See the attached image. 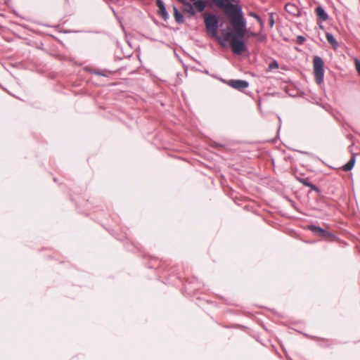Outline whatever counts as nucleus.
<instances>
[{
    "label": "nucleus",
    "instance_id": "412c9836",
    "mask_svg": "<svg viewBox=\"0 0 360 360\" xmlns=\"http://www.w3.org/2000/svg\"><path fill=\"white\" fill-rule=\"evenodd\" d=\"M254 15H255V17L256 18V19H257V20L260 22V24L262 25V19H261V18H260V17H259L258 15H255V14Z\"/></svg>",
    "mask_w": 360,
    "mask_h": 360
},
{
    "label": "nucleus",
    "instance_id": "b1692460",
    "mask_svg": "<svg viewBox=\"0 0 360 360\" xmlns=\"http://www.w3.org/2000/svg\"><path fill=\"white\" fill-rule=\"evenodd\" d=\"M179 3H185L186 0H177Z\"/></svg>",
    "mask_w": 360,
    "mask_h": 360
},
{
    "label": "nucleus",
    "instance_id": "6ab92c4d",
    "mask_svg": "<svg viewBox=\"0 0 360 360\" xmlns=\"http://www.w3.org/2000/svg\"><path fill=\"white\" fill-rule=\"evenodd\" d=\"M355 65H356V68L357 72L360 75V62L359 60H356Z\"/></svg>",
    "mask_w": 360,
    "mask_h": 360
},
{
    "label": "nucleus",
    "instance_id": "2eb2a0df",
    "mask_svg": "<svg viewBox=\"0 0 360 360\" xmlns=\"http://www.w3.org/2000/svg\"><path fill=\"white\" fill-rule=\"evenodd\" d=\"M295 178L300 183L305 186H307L309 183L311 182L310 178L308 176H304V174L297 175L295 176Z\"/></svg>",
    "mask_w": 360,
    "mask_h": 360
},
{
    "label": "nucleus",
    "instance_id": "6e6552de",
    "mask_svg": "<svg viewBox=\"0 0 360 360\" xmlns=\"http://www.w3.org/2000/svg\"><path fill=\"white\" fill-rule=\"evenodd\" d=\"M156 5L158 6V14L165 20H167L169 18V15L166 10L164 2L162 0H156Z\"/></svg>",
    "mask_w": 360,
    "mask_h": 360
},
{
    "label": "nucleus",
    "instance_id": "ddd939ff",
    "mask_svg": "<svg viewBox=\"0 0 360 360\" xmlns=\"http://www.w3.org/2000/svg\"><path fill=\"white\" fill-rule=\"evenodd\" d=\"M174 10V16L176 22L178 24H182L184 22V18L183 15L179 12V11L177 9L176 6L173 7Z\"/></svg>",
    "mask_w": 360,
    "mask_h": 360
},
{
    "label": "nucleus",
    "instance_id": "1a4fd4ad",
    "mask_svg": "<svg viewBox=\"0 0 360 360\" xmlns=\"http://www.w3.org/2000/svg\"><path fill=\"white\" fill-rule=\"evenodd\" d=\"M315 13L316 14L318 19L321 22L326 21L328 19V15L321 6H317L315 8Z\"/></svg>",
    "mask_w": 360,
    "mask_h": 360
},
{
    "label": "nucleus",
    "instance_id": "f03ea898",
    "mask_svg": "<svg viewBox=\"0 0 360 360\" xmlns=\"http://www.w3.org/2000/svg\"><path fill=\"white\" fill-rule=\"evenodd\" d=\"M226 39H230L231 48L233 53L239 55L247 50V47L242 38L236 36L234 32H227L225 34Z\"/></svg>",
    "mask_w": 360,
    "mask_h": 360
},
{
    "label": "nucleus",
    "instance_id": "9d476101",
    "mask_svg": "<svg viewBox=\"0 0 360 360\" xmlns=\"http://www.w3.org/2000/svg\"><path fill=\"white\" fill-rule=\"evenodd\" d=\"M326 38L334 50L338 49L340 46L339 43L331 33L326 32Z\"/></svg>",
    "mask_w": 360,
    "mask_h": 360
},
{
    "label": "nucleus",
    "instance_id": "aec40b11",
    "mask_svg": "<svg viewBox=\"0 0 360 360\" xmlns=\"http://www.w3.org/2000/svg\"><path fill=\"white\" fill-rule=\"evenodd\" d=\"M269 24H270V26H271V27H273V26H274V19H273V18H272V17H271V18H270Z\"/></svg>",
    "mask_w": 360,
    "mask_h": 360
},
{
    "label": "nucleus",
    "instance_id": "f8f14e48",
    "mask_svg": "<svg viewBox=\"0 0 360 360\" xmlns=\"http://www.w3.org/2000/svg\"><path fill=\"white\" fill-rule=\"evenodd\" d=\"M285 11L292 15H297L299 14V10L298 8L294 4L291 3H288L285 6Z\"/></svg>",
    "mask_w": 360,
    "mask_h": 360
},
{
    "label": "nucleus",
    "instance_id": "dca6fc26",
    "mask_svg": "<svg viewBox=\"0 0 360 360\" xmlns=\"http://www.w3.org/2000/svg\"><path fill=\"white\" fill-rule=\"evenodd\" d=\"M354 162H355V159L354 158H352L349 160V161L347 162V164H345L342 168H343V170L344 171H349L351 170L354 165Z\"/></svg>",
    "mask_w": 360,
    "mask_h": 360
},
{
    "label": "nucleus",
    "instance_id": "f257e3e1",
    "mask_svg": "<svg viewBox=\"0 0 360 360\" xmlns=\"http://www.w3.org/2000/svg\"><path fill=\"white\" fill-rule=\"evenodd\" d=\"M196 9L199 12H202L207 5V1L203 0H191ZM232 0H211V1L218 8L222 9L228 15H233L234 14L241 12V7L238 5L233 4Z\"/></svg>",
    "mask_w": 360,
    "mask_h": 360
},
{
    "label": "nucleus",
    "instance_id": "5701e85b",
    "mask_svg": "<svg viewBox=\"0 0 360 360\" xmlns=\"http://www.w3.org/2000/svg\"><path fill=\"white\" fill-rule=\"evenodd\" d=\"M179 3H185L186 0H177Z\"/></svg>",
    "mask_w": 360,
    "mask_h": 360
},
{
    "label": "nucleus",
    "instance_id": "9b49d317",
    "mask_svg": "<svg viewBox=\"0 0 360 360\" xmlns=\"http://www.w3.org/2000/svg\"><path fill=\"white\" fill-rule=\"evenodd\" d=\"M181 4L183 6V12L187 13L189 16H193L195 15V11L193 5L187 1V0L185 3H182Z\"/></svg>",
    "mask_w": 360,
    "mask_h": 360
},
{
    "label": "nucleus",
    "instance_id": "39448f33",
    "mask_svg": "<svg viewBox=\"0 0 360 360\" xmlns=\"http://www.w3.org/2000/svg\"><path fill=\"white\" fill-rule=\"evenodd\" d=\"M308 229L310 230L314 234L323 238H328L334 236V235L331 232L328 231L327 230H325L323 228L316 225H309Z\"/></svg>",
    "mask_w": 360,
    "mask_h": 360
},
{
    "label": "nucleus",
    "instance_id": "423d86ee",
    "mask_svg": "<svg viewBox=\"0 0 360 360\" xmlns=\"http://www.w3.org/2000/svg\"><path fill=\"white\" fill-rule=\"evenodd\" d=\"M205 23L207 30L216 32L218 28V20L215 15L207 14L205 16Z\"/></svg>",
    "mask_w": 360,
    "mask_h": 360
},
{
    "label": "nucleus",
    "instance_id": "4468645a",
    "mask_svg": "<svg viewBox=\"0 0 360 360\" xmlns=\"http://www.w3.org/2000/svg\"><path fill=\"white\" fill-rule=\"evenodd\" d=\"M318 342L322 347H330L333 345V341L327 338H319Z\"/></svg>",
    "mask_w": 360,
    "mask_h": 360
},
{
    "label": "nucleus",
    "instance_id": "0eeeda50",
    "mask_svg": "<svg viewBox=\"0 0 360 360\" xmlns=\"http://www.w3.org/2000/svg\"><path fill=\"white\" fill-rule=\"evenodd\" d=\"M229 86L238 91H243L249 86L248 82L241 79H230L227 82Z\"/></svg>",
    "mask_w": 360,
    "mask_h": 360
},
{
    "label": "nucleus",
    "instance_id": "a211bd4d",
    "mask_svg": "<svg viewBox=\"0 0 360 360\" xmlns=\"http://www.w3.org/2000/svg\"><path fill=\"white\" fill-rule=\"evenodd\" d=\"M269 68L270 70L278 68V62L276 60H274L272 62H271L269 64Z\"/></svg>",
    "mask_w": 360,
    "mask_h": 360
},
{
    "label": "nucleus",
    "instance_id": "7ed1b4c3",
    "mask_svg": "<svg viewBox=\"0 0 360 360\" xmlns=\"http://www.w3.org/2000/svg\"><path fill=\"white\" fill-rule=\"evenodd\" d=\"M241 15L242 11L238 12L232 16L229 15L232 21L233 26L236 30L235 34L240 38H243L244 37L245 31V22L243 19Z\"/></svg>",
    "mask_w": 360,
    "mask_h": 360
},
{
    "label": "nucleus",
    "instance_id": "f3484780",
    "mask_svg": "<svg viewBox=\"0 0 360 360\" xmlns=\"http://www.w3.org/2000/svg\"><path fill=\"white\" fill-rule=\"evenodd\" d=\"M307 186L310 188L311 191H314L318 193H319L321 192L320 188L318 186H316L315 184H313L311 182H309Z\"/></svg>",
    "mask_w": 360,
    "mask_h": 360
},
{
    "label": "nucleus",
    "instance_id": "4be33fe9",
    "mask_svg": "<svg viewBox=\"0 0 360 360\" xmlns=\"http://www.w3.org/2000/svg\"><path fill=\"white\" fill-rule=\"evenodd\" d=\"M298 38L300 40V42L304 41V38L303 37H299Z\"/></svg>",
    "mask_w": 360,
    "mask_h": 360
},
{
    "label": "nucleus",
    "instance_id": "20e7f679",
    "mask_svg": "<svg viewBox=\"0 0 360 360\" xmlns=\"http://www.w3.org/2000/svg\"><path fill=\"white\" fill-rule=\"evenodd\" d=\"M313 63L315 80L318 84H321L323 82L324 77L323 61L321 57L315 56Z\"/></svg>",
    "mask_w": 360,
    "mask_h": 360
}]
</instances>
